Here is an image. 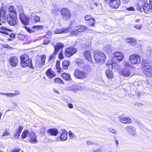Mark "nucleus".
Segmentation results:
<instances>
[{"mask_svg": "<svg viewBox=\"0 0 152 152\" xmlns=\"http://www.w3.org/2000/svg\"><path fill=\"white\" fill-rule=\"evenodd\" d=\"M141 70L147 77H152V65L149 61L145 59L142 60L141 65Z\"/></svg>", "mask_w": 152, "mask_h": 152, "instance_id": "nucleus-1", "label": "nucleus"}, {"mask_svg": "<svg viewBox=\"0 0 152 152\" xmlns=\"http://www.w3.org/2000/svg\"><path fill=\"white\" fill-rule=\"evenodd\" d=\"M20 59V64L22 67L25 68L28 67L32 69H34L32 59L30 58L27 54L24 53L21 55Z\"/></svg>", "mask_w": 152, "mask_h": 152, "instance_id": "nucleus-2", "label": "nucleus"}, {"mask_svg": "<svg viewBox=\"0 0 152 152\" xmlns=\"http://www.w3.org/2000/svg\"><path fill=\"white\" fill-rule=\"evenodd\" d=\"M88 29L87 27L83 25H79L75 26L72 31H70L69 35L71 36L77 35L80 33L86 31Z\"/></svg>", "mask_w": 152, "mask_h": 152, "instance_id": "nucleus-3", "label": "nucleus"}, {"mask_svg": "<svg viewBox=\"0 0 152 152\" xmlns=\"http://www.w3.org/2000/svg\"><path fill=\"white\" fill-rule=\"evenodd\" d=\"M60 61L57 60L56 61L55 67L57 70V72L59 74H60L63 72L64 70H66L68 68L69 66L70 65V61L66 60L63 61L62 64V68L60 66Z\"/></svg>", "mask_w": 152, "mask_h": 152, "instance_id": "nucleus-4", "label": "nucleus"}, {"mask_svg": "<svg viewBox=\"0 0 152 152\" xmlns=\"http://www.w3.org/2000/svg\"><path fill=\"white\" fill-rule=\"evenodd\" d=\"M93 57L95 61L99 63H104L106 60L105 54L103 52L99 50H96L94 52Z\"/></svg>", "mask_w": 152, "mask_h": 152, "instance_id": "nucleus-5", "label": "nucleus"}, {"mask_svg": "<svg viewBox=\"0 0 152 152\" xmlns=\"http://www.w3.org/2000/svg\"><path fill=\"white\" fill-rule=\"evenodd\" d=\"M19 19L23 24L24 26L28 25L30 19L29 16L26 15L22 9L18 11Z\"/></svg>", "mask_w": 152, "mask_h": 152, "instance_id": "nucleus-6", "label": "nucleus"}, {"mask_svg": "<svg viewBox=\"0 0 152 152\" xmlns=\"http://www.w3.org/2000/svg\"><path fill=\"white\" fill-rule=\"evenodd\" d=\"M77 51V49L76 48L71 46L65 48L64 54L66 58H69L75 54Z\"/></svg>", "mask_w": 152, "mask_h": 152, "instance_id": "nucleus-7", "label": "nucleus"}, {"mask_svg": "<svg viewBox=\"0 0 152 152\" xmlns=\"http://www.w3.org/2000/svg\"><path fill=\"white\" fill-rule=\"evenodd\" d=\"M73 75L76 79L82 80L87 77V74L85 71L77 69H75Z\"/></svg>", "mask_w": 152, "mask_h": 152, "instance_id": "nucleus-8", "label": "nucleus"}, {"mask_svg": "<svg viewBox=\"0 0 152 152\" xmlns=\"http://www.w3.org/2000/svg\"><path fill=\"white\" fill-rule=\"evenodd\" d=\"M129 60L132 65L139 64L140 62L141 58L137 54H133L129 56Z\"/></svg>", "mask_w": 152, "mask_h": 152, "instance_id": "nucleus-9", "label": "nucleus"}, {"mask_svg": "<svg viewBox=\"0 0 152 152\" xmlns=\"http://www.w3.org/2000/svg\"><path fill=\"white\" fill-rule=\"evenodd\" d=\"M106 3L112 9H117L121 4L120 0H106Z\"/></svg>", "mask_w": 152, "mask_h": 152, "instance_id": "nucleus-10", "label": "nucleus"}, {"mask_svg": "<svg viewBox=\"0 0 152 152\" xmlns=\"http://www.w3.org/2000/svg\"><path fill=\"white\" fill-rule=\"evenodd\" d=\"M17 38L18 41L22 42L24 44L28 43L30 39L29 36L21 34H18L17 35Z\"/></svg>", "mask_w": 152, "mask_h": 152, "instance_id": "nucleus-11", "label": "nucleus"}, {"mask_svg": "<svg viewBox=\"0 0 152 152\" xmlns=\"http://www.w3.org/2000/svg\"><path fill=\"white\" fill-rule=\"evenodd\" d=\"M60 13L63 18H65L66 20H69L71 19V14L70 11L67 8H63L60 10Z\"/></svg>", "mask_w": 152, "mask_h": 152, "instance_id": "nucleus-12", "label": "nucleus"}, {"mask_svg": "<svg viewBox=\"0 0 152 152\" xmlns=\"http://www.w3.org/2000/svg\"><path fill=\"white\" fill-rule=\"evenodd\" d=\"M85 20L87 21L88 25L90 27H94L96 20L91 15H87L84 17Z\"/></svg>", "mask_w": 152, "mask_h": 152, "instance_id": "nucleus-13", "label": "nucleus"}, {"mask_svg": "<svg viewBox=\"0 0 152 152\" xmlns=\"http://www.w3.org/2000/svg\"><path fill=\"white\" fill-rule=\"evenodd\" d=\"M7 20L8 23L11 26H15L18 23L17 16H8Z\"/></svg>", "mask_w": 152, "mask_h": 152, "instance_id": "nucleus-14", "label": "nucleus"}, {"mask_svg": "<svg viewBox=\"0 0 152 152\" xmlns=\"http://www.w3.org/2000/svg\"><path fill=\"white\" fill-rule=\"evenodd\" d=\"M18 58L16 56H11L9 59V64L12 67L16 66L18 65Z\"/></svg>", "mask_w": 152, "mask_h": 152, "instance_id": "nucleus-15", "label": "nucleus"}, {"mask_svg": "<svg viewBox=\"0 0 152 152\" xmlns=\"http://www.w3.org/2000/svg\"><path fill=\"white\" fill-rule=\"evenodd\" d=\"M83 55L85 60L89 62L92 61V56L90 50L84 51L83 53Z\"/></svg>", "mask_w": 152, "mask_h": 152, "instance_id": "nucleus-16", "label": "nucleus"}, {"mask_svg": "<svg viewBox=\"0 0 152 152\" xmlns=\"http://www.w3.org/2000/svg\"><path fill=\"white\" fill-rule=\"evenodd\" d=\"M113 58L118 62L122 61L124 59V56L122 53L116 52L114 54Z\"/></svg>", "mask_w": 152, "mask_h": 152, "instance_id": "nucleus-17", "label": "nucleus"}, {"mask_svg": "<svg viewBox=\"0 0 152 152\" xmlns=\"http://www.w3.org/2000/svg\"><path fill=\"white\" fill-rule=\"evenodd\" d=\"M6 13L3 9H0V26L2 25V23H4L6 20Z\"/></svg>", "mask_w": 152, "mask_h": 152, "instance_id": "nucleus-18", "label": "nucleus"}, {"mask_svg": "<svg viewBox=\"0 0 152 152\" xmlns=\"http://www.w3.org/2000/svg\"><path fill=\"white\" fill-rule=\"evenodd\" d=\"M46 75L49 79H52L55 77L56 74L52 68H48L45 72Z\"/></svg>", "mask_w": 152, "mask_h": 152, "instance_id": "nucleus-19", "label": "nucleus"}, {"mask_svg": "<svg viewBox=\"0 0 152 152\" xmlns=\"http://www.w3.org/2000/svg\"><path fill=\"white\" fill-rule=\"evenodd\" d=\"M119 121L121 123L125 124H129L132 122V120L129 117H124L120 116L119 117Z\"/></svg>", "mask_w": 152, "mask_h": 152, "instance_id": "nucleus-20", "label": "nucleus"}, {"mask_svg": "<svg viewBox=\"0 0 152 152\" xmlns=\"http://www.w3.org/2000/svg\"><path fill=\"white\" fill-rule=\"evenodd\" d=\"M70 29L71 28L70 27H68L66 28H61L56 29L54 31V33L56 34L66 33L69 32Z\"/></svg>", "mask_w": 152, "mask_h": 152, "instance_id": "nucleus-21", "label": "nucleus"}, {"mask_svg": "<svg viewBox=\"0 0 152 152\" xmlns=\"http://www.w3.org/2000/svg\"><path fill=\"white\" fill-rule=\"evenodd\" d=\"M125 130L131 136H135V129L132 126L129 125L126 126L125 128Z\"/></svg>", "mask_w": 152, "mask_h": 152, "instance_id": "nucleus-22", "label": "nucleus"}, {"mask_svg": "<svg viewBox=\"0 0 152 152\" xmlns=\"http://www.w3.org/2000/svg\"><path fill=\"white\" fill-rule=\"evenodd\" d=\"M47 132L50 135L56 136L58 135V132L57 129L52 128L48 129L47 130Z\"/></svg>", "mask_w": 152, "mask_h": 152, "instance_id": "nucleus-23", "label": "nucleus"}, {"mask_svg": "<svg viewBox=\"0 0 152 152\" xmlns=\"http://www.w3.org/2000/svg\"><path fill=\"white\" fill-rule=\"evenodd\" d=\"M64 47V44L61 42L57 43L56 45L54 46V51L57 54L60 49H63Z\"/></svg>", "mask_w": 152, "mask_h": 152, "instance_id": "nucleus-24", "label": "nucleus"}, {"mask_svg": "<svg viewBox=\"0 0 152 152\" xmlns=\"http://www.w3.org/2000/svg\"><path fill=\"white\" fill-rule=\"evenodd\" d=\"M106 66H107L109 68H110L111 69H116L118 65L116 62L111 60L108 61L106 64Z\"/></svg>", "mask_w": 152, "mask_h": 152, "instance_id": "nucleus-25", "label": "nucleus"}, {"mask_svg": "<svg viewBox=\"0 0 152 152\" xmlns=\"http://www.w3.org/2000/svg\"><path fill=\"white\" fill-rule=\"evenodd\" d=\"M9 14L8 16H17V12L15 9L12 6H10L8 8Z\"/></svg>", "mask_w": 152, "mask_h": 152, "instance_id": "nucleus-26", "label": "nucleus"}, {"mask_svg": "<svg viewBox=\"0 0 152 152\" xmlns=\"http://www.w3.org/2000/svg\"><path fill=\"white\" fill-rule=\"evenodd\" d=\"M61 77L64 80L66 81H71L72 80L70 74L66 72L62 73L61 74Z\"/></svg>", "mask_w": 152, "mask_h": 152, "instance_id": "nucleus-27", "label": "nucleus"}, {"mask_svg": "<svg viewBox=\"0 0 152 152\" xmlns=\"http://www.w3.org/2000/svg\"><path fill=\"white\" fill-rule=\"evenodd\" d=\"M23 129V126H19L18 129H16L15 133L13 134V137L15 138H18L20 136V134Z\"/></svg>", "mask_w": 152, "mask_h": 152, "instance_id": "nucleus-28", "label": "nucleus"}, {"mask_svg": "<svg viewBox=\"0 0 152 152\" xmlns=\"http://www.w3.org/2000/svg\"><path fill=\"white\" fill-rule=\"evenodd\" d=\"M143 9L145 13H148L151 10H152V8H151L149 4L147 2L144 4Z\"/></svg>", "mask_w": 152, "mask_h": 152, "instance_id": "nucleus-29", "label": "nucleus"}, {"mask_svg": "<svg viewBox=\"0 0 152 152\" xmlns=\"http://www.w3.org/2000/svg\"><path fill=\"white\" fill-rule=\"evenodd\" d=\"M40 59L38 62V65L40 66H42L45 64V61L46 56L45 54L42 55L40 57Z\"/></svg>", "mask_w": 152, "mask_h": 152, "instance_id": "nucleus-30", "label": "nucleus"}, {"mask_svg": "<svg viewBox=\"0 0 152 152\" xmlns=\"http://www.w3.org/2000/svg\"><path fill=\"white\" fill-rule=\"evenodd\" d=\"M29 142L31 143H35L37 142V140L36 134L31 132L29 136Z\"/></svg>", "mask_w": 152, "mask_h": 152, "instance_id": "nucleus-31", "label": "nucleus"}, {"mask_svg": "<svg viewBox=\"0 0 152 152\" xmlns=\"http://www.w3.org/2000/svg\"><path fill=\"white\" fill-rule=\"evenodd\" d=\"M67 132L65 130H63L60 136V140L61 141H64L67 139Z\"/></svg>", "mask_w": 152, "mask_h": 152, "instance_id": "nucleus-32", "label": "nucleus"}, {"mask_svg": "<svg viewBox=\"0 0 152 152\" xmlns=\"http://www.w3.org/2000/svg\"><path fill=\"white\" fill-rule=\"evenodd\" d=\"M105 74L107 77L109 79H112L114 77L113 71L109 69H107L105 71Z\"/></svg>", "mask_w": 152, "mask_h": 152, "instance_id": "nucleus-33", "label": "nucleus"}, {"mask_svg": "<svg viewBox=\"0 0 152 152\" xmlns=\"http://www.w3.org/2000/svg\"><path fill=\"white\" fill-rule=\"evenodd\" d=\"M120 74L126 77H129L131 75V72L129 70L126 69H124L121 70L120 72Z\"/></svg>", "mask_w": 152, "mask_h": 152, "instance_id": "nucleus-34", "label": "nucleus"}, {"mask_svg": "<svg viewBox=\"0 0 152 152\" xmlns=\"http://www.w3.org/2000/svg\"><path fill=\"white\" fill-rule=\"evenodd\" d=\"M126 42L127 44H131L132 45H135L136 44V41L134 38H130L126 39Z\"/></svg>", "mask_w": 152, "mask_h": 152, "instance_id": "nucleus-35", "label": "nucleus"}, {"mask_svg": "<svg viewBox=\"0 0 152 152\" xmlns=\"http://www.w3.org/2000/svg\"><path fill=\"white\" fill-rule=\"evenodd\" d=\"M44 39L42 44L43 45H47L49 44L51 42V38L49 37H47V35H45L44 37Z\"/></svg>", "mask_w": 152, "mask_h": 152, "instance_id": "nucleus-36", "label": "nucleus"}, {"mask_svg": "<svg viewBox=\"0 0 152 152\" xmlns=\"http://www.w3.org/2000/svg\"><path fill=\"white\" fill-rule=\"evenodd\" d=\"M54 83L59 84H64V83L63 80L59 77L54 78L53 80Z\"/></svg>", "mask_w": 152, "mask_h": 152, "instance_id": "nucleus-37", "label": "nucleus"}, {"mask_svg": "<svg viewBox=\"0 0 152 152\" xmlns=\"http://www.w3.org/2000/svg\"><path fill=\"white\" fill-rule=\"evenodd\" d=\"M0 29L1 30V33L8 35H9V34L7 31H11L10 30L4 27L3 26H1L0 27Z\"/></svg>", "mask_w": 152, "mask_h": 152, "instance_id": "nucleus-38", "label": "nucleus"}, {"mask_svg": "<svg viewBox=\"0 0 152 152\" xmlns=\"http://www.w3.org/2000/svg\"><path fill=\"white\" fill-rule=\"evenodd\" d=\"M29 133V131L26 129L24 130L21 134V138L23 139L26 138L27 137Z\"/></svg>", "mask_w": 152, "mask_h": 152, "instance_id": "nucleus-39", "label": "nucleus"}, {"mask_svg": "<svg viewBox=\"0 0 152 152\" xmlns=\"http://www.w3.org/2000/svg\"><path fill=\"white\" fill-rule=\"evenodd\" d=\"M57 54L53 52V53L49 56L48 59V63H49L51 60H54Z\"/></svg>", "mask_w": 152, "mask_h": 152, "instance_id": "nucleus-40", "label": "nucleus"}, {"mask_svg": "<svg viewBox=\"0 0 152 152\" xmlns=\"http://www.w3.org/2000/svg\"><path fill=\"white\" fill-rule=\"evenodd\" d=\"M15 92L16 93H7L4 94L5 95L7 96L13 97L19 94H20V92L18 91H16Z\"/></svg>", "mask_w": 152, "mask_h": 152, "instance_id": "nucleus-41", "label": "nucleus"}, {"mask_svg": "<svg viewBox=\"0 0 152 152\" xmlns=\"http://www.w3.org/2000/svg\"><path fill=\"white\" fill-rule=\"evenodd\" d=\"M32 18L34 22L35 23L39 22L40 20L39 17L37 15L34 16Z\"/></svg>", "mask_w": 152, "mask_h": 152, "instance_id": "nucleus-42", "label": "nucleus"}, {"mask_svg": "<svg viewBox=\"0 0 152 152\" xmlns=\"http://www.w3.org/2000/svg\"><path fill=\"white\" fill-rule=\"evenodd\" d=\"M58 58L60 60H62L64 58L62 51H61L58 54Z\"/></svg>", "mask_w": 152, "mask_h": 152, "instance_id": "nucleus-43", "label": "nucleus"}, {"mask_svg": "<svg viewBox=\"0 0 152 152\" xmlns=\"http://www.w3.org/2000/svg\"><path fill=\"white\" fill-rule=\"evenodd\" d=\"M46 132V128L45 127H43L40 130V133L41 134H42V135H44L45 134V132Z\"/></svg>", "mask_w": 152, "mask_h": 152, "instance_id": "nucleus-44", "label": "nucleus"}, {"mask_svg": "<svg viewBox=\"0 0 152 152\" xmlns=\"http://www.w3.org/2000/svg\"><path fill=\"white\" fill-rule=\"evenodd\" d=\"M33 28L34 29L39 30L42 29L43 26L41 25L35 26L33 27Z\"/></svg>", "mask_w": 152, "mask_h": 152, "instance_id": "nucleus-45", "label": "nucleus"}, {"mask_svg": "<svg viewBox=\"0 0 152 152\" xmlns=\"http://www.w3.org/2000/svg\"><path fill=\"white\" fill-rule=\"evenodd\" d=\"M142 25L141 24L135 25L134 26V27L135 28L139 30L141 29L142 28Z\"/></svg>", "mask_w": 152, "mask_h": 152, "instance_id": "nucleus-46", "label": "nucleus"}, {"mask_svg": "<svg viewBox=\"0 0 152 152\" xmlns=\"http://www.w3.org/2000/svg\"><path fill=\"white\" fill-rule=\"evenodd\" d=\"M123 64L124 67H127L130 66V65L127 61H124L123 62Z\"/></svg>", "mask_w": 152, "mask_h": 152, "instance_id": "nucleus-47", "label": "nucleus"}, {"mask_svg": "<svg viewBox=\"0 0 152 152\" xmlns=\"http://www.w3.org/2000/svg\"><path fill=\"white\" fill-rule=\"evenodd\" d=\"M45 35H47V37L51 38L52 36V32L50 31H48Z\"/></svg>", "mask_w": 152, "mask_h": 152, "instance_id": "nucleus-48", "label": "nucleus"}, {"mask_svg": "<svg viewBox=\"0 0 152 152\" xmlns=\"http://www.w3.org/2000/svg\"><path fill=\"white\" fill-rule=\"evenodd\" d=\"M20 149L19 148H15L12 151V152H19Z\"/></svg>", "mask_w": 152, "mask_h": 152, "instance_id": "nucleus-49", "label": "nucleus"}, {"mask_svg": "<svg viewBox=\"0 0 152 152\" xmlns=\"http://www.w3.org/2000/svg\"><path fill=\"white\" fill-rule=\"evenodd\" d=\"M24 27L27 30L28 32L30 33L32 32V31L30 28L26 27V26H24Z\"/></svg>", "mask_w": 152, "mask_h": 152, "instance_id": "nucleus-50", "label": "nucleus"}, {"mask_svg": "<svg viewBox=\"0 0 152 152\" xmlns=\"http://www.w3.org/2000/svg\"><path fill=\"white\" fill-rule=\"evenodd\" d=\"M10 134V133L9 132L7 131V130L5 132H4L2 135V136H7L9 135Z\"/></svg>", "mask_w": 152, "mask_h": 152, "instance_id": "nucleus-51", "label": "nucleus"}, {"mask_svg": "<svg viewBox=\"0 0 152 152\" xmlns=\"http://www.w3.org/2000/svg\"><path fill=\"white\" fill-rule=\"evenodd\" d=\"M10 37L13 39L15 38V35L14 33H11L10 34Z\"/></svg>", "mask_w": 152, "mask_h": 152, "instance_id": "nucleus-52", "label": "nucleus"}, {"mask_svg": "<svg viewBox=\"0 0 152 152\" xmlns=\"http://www.w3.org/2000/svg\"><path fill=\"white\" fill-rule=\"evenodd\" d=\"M137 10L140 12H141L142 10L141 6H140L137 5Z\"/></svg>", "mask_w": 152, "mask_h": 152, "instance_id": "nucleus-53", "label": "nucleus"}, {"mask_svg": "<svg viewBox=\"0 0 152 152\" xmlns=\"http://www.w3.org/2000/svg\"><path fill=\"white\" fill-rule=\"evenodd\" d=\"M126 10L129 11H134V9L133 7H130L129 8H127Z\"/></svg>", "mask_w": 152, "mask_h": 152, "instance_id": "nucleus-54", "label": "nucleus"}, {"mask_svg": "<svg viewBox=\"0 0 152 152\" xmlns=\"http://www.w3.org/2000/svg\"><path fill=\"white\" fill-rule=\"evenodd\" d=\"M110 131L111 133L113 134H116L117 133L115 129H110Z\"/></svg>", "mask_w": 152, "mask_h": 152, "instance_id": "nucleus-55", "label": "nucleus"}, {"mask_svg": "<svg viewBox=\"0 0 152 152\" xmlns=\"http://www.w3.org/2000/svg\"><path fill=\"white\" fill-rule=\"evenodd\" d=\"M68 107L70 109H72L73 107V106L72 104L71 103L68 104Z\"/></svg>", "mask_w": 152, "mask_h": 152, "instance_id": "nucleus-56", "label": "nucleus"}, {"mask_svg": "<svg viewBox=\"0 0 152 152\" xmlns=\"http://www.w3.org/2000/svg\"><path fill=\"white\" fill-rule=\"evenodd\" d=\"M122 1L124 3L127 4L130 1V0H122Z\"/></svg>", "mask_w": 152, "mask_h": 152, "instance_id": "nucleus-57", "label": "nucleus"}, {"mask_svg": "<svg viewBox=\"0 0 152 152\" xmlns=\"http://www.w3.org/2000/svg\"><path fill=\"white\" fill-rule=\"evenodd\" d=\"M139 1L142 3H144L147 2L148 0H139Z\"/></svg>", "mask_w": 152, "mask_h": 152, "instance_id": "nucleus-58", "label": "nucleus"}, {"mask_svg": "<svg viewBox=\"0 0 152 152\" xmlns=\"http://www.w3.org/2000/svg\"><path fill=\"white\" fill-rule=\"evenodd\" d=\"M150 5L151 6V8H152V0H150L149 1V3Z\"/></svg>", "mask_w": 152, "mask_h": 152, "instance_id": "nucleus-59", "label": "nucleus"}, {"mask_svg": "<svg viewBox=\"0 0 152 152\" xmlns=\"http://www.w3.org/2000/svg\"><path fill=\"white\" fill-rule=\"evenodd\" d=\"M69 134L70 137L72 136L73 133L70 131L69 132Z\"/></svg>", "mask_w": 152, "mask_h": 152, "instance_id": "nucleus-60", "label": "nucleus"}, {"mask_svg": "<svg viewBox=\"0 0 152 152\" xmlns=\"http://www.w3.org/2000/svg\"><path fill=\"white\" fill-rule=\"evenodd\" d=\"M77 64L79 66H80L82 64V63L81 62L80 63V61H77Z\"/></svg>", "mask_w": 152, "mask_h": 152, "instance_id": "nucleus-61", "label": "nucleus"}, {"mask_svg": "<svg viewBox=\"0 0 152 152\" xmlns=\"http://www.w3.org/2000/svg\"><path fill=\"white\" fill-rule=\"evenodd\" d=\"M54 91L56 92V93L58 94H59L60 93H59V92L58 91V90L56 89H54Z\"/></svg>", "mask_w": 152, "mask_h": 152, "instance_id": "nucleus-62", "label": "nucleus"}, {"mask_svg": "<svg viewBox=\"0 0 152 152\" xmlns=\"http://www.w3.org/2000/svg\"><path fill=\"white\" fill-rule=\"evenodd\" d=\"M115 142L116 145L118 146L119 144L118 141V140H115Z\"/></svg>", "mask_w": 152, "mask_h": 152, "instance_id": "nucleus-63", "label": "nucleus"}, {"mask_svg": "<svg viewBox=\"0 0 152 152\" xmlns=\"http://www.w3.org/2000/svg\"><path fill=\"white\" fill-rule=\"evenodd\" d=\"M8 40L9 41H11L13 39H10V38H9V39H8Z\"/></svg>", "mask_w": 152, "mask_h": 152, "instance_id": "nucleus-64", "label": "nucleus"}]
</instances>
